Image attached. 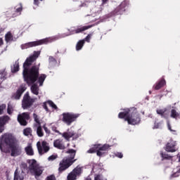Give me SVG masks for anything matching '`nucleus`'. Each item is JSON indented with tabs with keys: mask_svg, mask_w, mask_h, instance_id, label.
<instances>
[{
	"mask_svg": "<svg viewBox=\"0 0 180 180\" xmlns=\"http://www.w3.org/2000/svg\"><path fill=\"white\" fill-rule=\"evenodd\" d=\"M57 158V155H52L48 158L49 161H54Z\"/></svg>",
	"mask_w": 180,
	"mask_h": 180,
	"instance_id": "nucleus-35",
	"label": "nucleus"
},
{
	"mask_svg": "<svg viewBox=\"0 0 180 180\" xmlns=\"http://www.w3.org/2000/svg\"><path fill=\"white\" fill-rule=\"evenodd\" d=\"M19 71V61H15L13 65L11 67V72H18Z\"/></svg>",
	"mask_w": 180,
	"mask_h": 180,
	"instance_id": "nucleus-24",
	"label": "nucleus"
},
{
	"mask_svg": "<svg viewBox=\"0 0 180 180\" xmlns=\"http://www.w3.org/2000/svg\"><path fill=\"white\" fill-rule=\"evenodd\" d=\"M94 180H108V179L103 176L102 174H96Z\"/></svg>",
	"mask_w": 180,
	"mask_h": 180,
	"instance_id": "nucleus-28",
	"label": "nucleus"
},
{
	"mask_svg": "<svg viewBox=\"0 0 180 180\" xmlns=\"http://www.w3.org/2000/svg\"><path fill=\"white\" fill-rule=\"evenodd\" d=\"M160 155L162 160H168V158H171V156L168 155V154H165L164 152H160Z\"/></svg>",
	"mask_w": 180,
	"mask_h": 180,
	"instance_id": "nucleus-32",
	"label": "nucleus"
},
{
	"mask_svg": "<svg viewBox=\"0 0 180 180\" xmlns=\"http://www.w3.org/2000/svg\"><path fill=\"white\" fill-rule=\"evenodd\" d=\"M176 150H178V148H176V141H171L167 143L165 151L167 153H175Z\"/></svg>",
	"mask_w": 180,
	"mask_h": 180,
	"instance_id": "nucleus-14",
	"label": "nucleus"
},
{
	"mask_svg": "<svg viewBox=\"0 0 180 180\" xmlns=\"http://www.w3.org/2000/svg\"><path fill=\"white\" fill-rule=\"evenodd\" d=\"M90 27L91 26H84L79 30H76L75 33H80V32H84V30H88V29H89Z\"/></svg>",
	"mask_w": 180,
	"mask_h": 180,
	"instance_id": "nucleus-30",
	"label": "nucleus"
},
{
	"mask_svg": "<svg viewBox=\"0 0 180 180\" xmlns=\"http://www.w3.org/2000/svg\"><path fill=\"white\" fill-rule=\"evenodd\" d=\"M26 91V84L21 85L16 93L14 94V99H20V96H22V94Z\"/></svg>",
	"mask_w": 180,
	"mask_h": 180,
	"instance_id": "nucleus-15",
	"label": "nucleus"
},
{
	"mask_svg": "<svg viewBox=\"0 0 180 180\" xmlns=\"http://www.w3.org/2000/svg\"><path fill=\"white\" fill-rule=\"evenodd\" d=\"M82 174V167L78 166L70 172L67 176V180H77Z\"/></svg>",
	"mask_w": 180,
	"mask_h": 180,
	"instance_id": "nucleus-10",
	"label": "nucleus"
},
{
	"mask_svg": "<svg viewBox=\"0 0 180 180\" xmlns=\"http://www.w3.org/2000/svg\"><path fill=\"white\" fill-rule=\"evenodd\" d=\"M35 101H36V98H30V96H29V93H26L24 95V97L22 99V108L24 109H27V108H30L31 105H33Z\"/></svg>",
	"mask_w": 180,
	"mask_h": 180,
	"instance_id": "nucleus-11",
	"label": "nucleus"
},
{
	"mask_svg": "<svg viewBox=\"0 0 180 180\" xmlns=\"http://www.w3.org/2000/svg\"><path fill=\"white\" fill-rule=\"evenodd\" d=\"M180 173V169H179V170L176 172V174H179Z\"/></svg>",
	"mask_w": 180,
	"mask_h": 180,
	"instance_id": "nucleus-53",
	"label": "nucleus"
},
{
	"mask_svg": "<svg viewBox=\"0 0 180 180\" xmlns=\"http://www.w3.org/2000/svg\"><path fill=\"white\" fill-rule=\"evenodd\" d=\"M7 112L8 115H12V112H13V107H12V105H8Z\"/></svg>",
	"mask_w": 180,
	"mask_h": 180,
	"instance_id": "nucleus-34",
	"label": "nucleus"
},
{
	"mask_svg": "<svg viewBox=\"0 0 180 180\" xmlns=\"http://www.w3.org/2000/svg\"><path fill=\"white\" fill-rule=\"evenodd\" d=\"M168 129L169 130H170V131H175V130L171 129V125H169V124H167Z\"/></svg>",
	"mask_w": 180,
	"mask_h": 180,
	"instance_id": "nucleus-47",
	"label": "nucleus"
},
{
	"mask_svg": "<svg viewBox=\"0 0 180 180\" xmlns=\"http://www.w3.org/2000/svg\"><path fill=\"white\" fill-rule=\"evenodd\" d=\"M43 0H34V5H39L40 2H41Z\"/></svg>",
	"mask_w": 180,
	"mask_h": 180,
	"instance_id": "nucleus-44",
	"label": "nucleus"
},
{
	"mask_svg": "<svg viewBox=\"0 0 180 180\" xmlns=\"http://www.w3.org/2000/svg\"><path fill=\"white\" fill-rule=\"evenodd\" d=\"M25 153L27 154V155H33L34 154L31 144H29L27 147H25Z\"/></svg>",
	"mask_w": 180,
	"mask_h": 180,
	"instance_id": "nucleus-23",
	"label": "nucleus"
},
{
	"mask_svg": "<svg viewBox=\"0 0 180 180\" xmlns=\"http://www.w3.org/2000/svg\"><path fill=\"white\" fill-rule=\"evenodd\" d=\"M37 133L39 137H43V131L41 130V127L40 124L37 125Z\"/></svg>",
	"mask_w": 180,
	"mask_h": 180,
	"instance_id": "nucleus-27",
	"label": "nucleus"
},
{
	"mask_svg": "<svg viewBox=\"0 0 180 180\" xmlns=\"http://www.w3.org/2000/svg\"><path fill=\"white\" fill-rule=\"evenodd\" d=\"M33 116H34V119L36 123H37V125L40 124V121H39V118L37 117V115L34 114Z\"/></svg>",
	"mask_w": 180,
	"mask_h": 180,
	"instance_id": "nucleus-38",
	"label": "nucleus"
},
{
	"mask_svg": "<svg viewBox=\"0 0 180 180\" xmlns=\"http://www.w3.org/2000/svg\"><path fill=\"white\" fill-rule=\"evenodd\" d=\"M6 109V105L2 104L0 105V115H2L4 113V110Z\"/></svg>",
	"mask_w": 180,
	"mask_h": 180,
	"instance_id": "nucleus-33",
	"label": "nucleus"
},
{
	"mask_svg": "<svg viewBox=\"0 0 180 180\" xmlns=\"http://www.w3.org/2000/svg\"><path fill=\"white\" fill-rule=\"evenodd\" d=\"M48 106H50L53 109L57 110V105L56 104H54V103H53V101H49L44 103L43 108H44V109H45L46 112H50V110H49Z\"/></svg>",
	"mask_w": 180,
	"mask_h": 180,
	"instance_id": "nucleus-18",
	"label": "nucleus"
},
{
	"mask_svg": "<svg viewBox=\"0 0 180 180\" xmlns=\"http://www.w3.org/2000/svg\"><path fill=\"white\" fill-rule=\"evenodd\" d=\"M157 113L158 115H161L162 116H164L165 115H167V110L165 109H160L157 110Z\"/></svg>",
	"mask_w": 180,
	"mask_h": 180,
	"instance_id": "nucleus-31",
	"label": "nucleus"
},
{
	"mask_svg": "<svg viewBox=\"0 0 180 180\" xmlns=\"http://www.w3.org/2000/svg\"><path fill=\"white\" fill-rule=\"evenodd\" d=\"M46 180H56V177L54 176H50L47 177Z\"/></svg>",
	"mask_w": 180,
	"mask_h": 180,
	"instance_id": "nucleus-43",
	"label": "nucleus"
},
{
	"mask_svg": "<svg viewBox=\"0 0 180 180\" xmlns=\"http://www.w3.org/2000/svg\"><path fill=\"white\" fill-rule=\"evenodd\" d=\"M22 166H23V167H26V165H25V164H22Z\"/></svg>",
	"mask_w": 180,
	"mask_h": 180,
	"instance_id": "nucleus-54",
	"label": "nucleus"
},
{
	"mask_svg": "<svg viewBox=\"0 0 180 180\" xmlns=\"http://www.w3.org/2000/svg\"><path fill=\"white\" fill-rule=\"evenodd\" d=\"M79 116V113L63 112L62 114V122L67 126H71L74 122L77 121V118Z\"/></svg>",
	"mask_w": 180,
	"mask_h": 180,
	"instance_id": "nucleus-6",
	"label": "nucleus"
},
{
	"mask_svg": "<svg viewBox=\"0 0 180 180\" xmlns=\"http://www.w3.org/2000/svg\"><path fill=\"white\" fill-rule=\"evenodd\" d=\"M4 44V39L2 38H0V46H2Z\"/></svg>",
	"mask_w": 180,
	"mask_h": 180,
	"instance_id": "nucleus-48",
	"label": "nucleus"
},
{
	"mask_svg": "<svg viewBox=\"0 0 180 180\" xmlns=\"http://www.w3.org/2000/svg\"><path fill=\"white\" fill-rule=\"evenodd\" d=\"M177 158H178V160H179V162H180V153H179V154L177 155Z\"/></svg>",
	"mask_w": 180,
	"mask_h": 180,
	"instance_id": "nucleus-50",
	"label": "nucleus"
},
{
	"mask_svg": "<svg viewBox=\"0 0 180 180\" xmlns=\"http://www.w3.org/2000/svg\"><path fill=\"white\" fill-rule=\"evenodd\" d=\"M166 84L165 79H162L160 82H159V83H158L156 84V86H155V89H160V88H162V86H164Z\"/></svg>",
	"mask_w": 180,
	"mask_h": 180,
	"instance_id": "nucleus-25",
	"label": "nucleus"
},
{
	"mask_svg": "<svg viewBox=\"0 0 180 180\" xmlns=\"http://www.w3.org/2000/svg\"><path fill=\"white\" fill-rule=\"evenodd\" d=\"M4 30V28H0V33H3Z\"/></svg>",
	"mask_w": 180,
	"mask_h": 180,
	"instance_id": "nucleus-51",
	"label": "nucleus"
},
{
	"mask_svg": "<svg viewBox=\"0 0 180 180\" xmlns=\"http://www.w3.org/2000/svg\"><path fill=\"white\" fill-rule=\"evenodd\" d=\"M171 117H173L174 119H176V117H179L180 113L177 112L175 109H172L171 111Z\"/></svg>",
	"mask_w": 180,
	"mask_h": 180,
	"instance_id": "nucleus-26",
	"label": "nucleus"
},
{
	"mask_svg": "<svg viewBox=\"0 0 180 180\" xmlns=\"http://www.w3.org/2000/svg\"><path fill=\"white\" fill-rule=\"evenodd\" d=\"M27 162L29 164V169L33 175H35V176H40L41 174H43V167L39 166L37 162L34 159L29 160Z\"/></svg>",
	"mask_w": 180,
	"mask_h": 180,
	"instance_id": "nucleus-7",
	"label": "nucleus"
},
{
	"mask_svg": "<svg viewBox=\"0 0 180 180\" xmlns=\"http://www.w3.org/2000/svg\"><path fill=\"white\" fill-rule=\"evenodd\" d=\"M22 4H18L17 6H16V12H22Z\"/></svg>",
	"mask_w": 180,
	"mask_h": 180,
	"instance_id": "nucleus-37",
	"label": "nucleus"
},
{
	"mask_svg": "<svg viewBox=\"0 0 180 180\" xmlns=\"http://www.w3.org/2000/svg\"><path fill=\"white\" fill-rule=\"evenodd\" d=\"M109 148H110V146L108 144H105L103 146L101 144H96L87 150V153L89 154H94V153H96L98 157H102V155L105 154V151H108Z\"/></svg>",
	"mask_w": 180,
	"mask_h": 180,
	"instance_id": "nucleus-5",
	"label": "nucleus"
},
{
	"mask_svg": "<svg viewBox=\"0 0 180 180\" xmlns=\"http://www.w3.org/2000/svg\"><path fill=\"white\" fill-rule=\"evenodd\" d=\"M116 157H118V158H123V154L118 153L116 154Z\"/></svg>",
	"mask_w": 180,
	"mask_h": 180,
	"instance_id": "nucleus-45",
	"label": "nucleus"
},
{
	"mask_svg": "<svg viewBox=\"0 0 180 180\" xmlns=\"http://www.w3.org/2000/svg\"><path fill=\"white\" fill-rule=\"evenodd\" d=\"M30 117L29 113L23 112L18 115V120L22 126H26V124H27V122L26 120H29Z\"/></svg>",
	"mask_w": 180,
	"mask_h": 180,
	"instance_id": "nucleus-13",
	"label": "nucleus"
},
{
	"mask_svg": "<svg viewBox=\"0 0 180 180\" xmlns=\"http://www.w3.org/2000/svg\"><path fill=\"white\" fill-rule=\"evenodd\" d=\"M6 144L10 147V150H11V155L12 157H16L19 155L21 153L20 147L18 145L16 140L15 138L12 136L11 134H6L1 136L0 139V148L2 150V147L4 145Z\"/></svg>",
	"mask_w": 180,
	"mask_h": 180,
	"instance_id": "nucleus-2",
	"label": "nucleus"
},
{
	"mask_svg": "<svg viewBox=\"0 0 180 180\" xmlns=\"http://www.w3.org/2000/svg\"><path fill=\"white\" fill-rule=\"evenodd\" d=\"M84 44H85V40H79L76 44L77 51H79V50H82V47H84Z\"/></svg>",
	"mask_w": 180,
	"mask_h": 180,
	"instance_id": "nucleus-22",
	"label": "nucleus"
},
{
	"mask_svg": "<svg viewBox=\"0 0 180 180\" xmlns=\"http://www.w3.org/2000/svg\"><path fill=\"white\" fill-rule=\"evenodd\" d=\"M30 89L31 92L34 94V95H39V89L37 84L33 83V84L31 86Z\"/></svg>",
	"mask_w": 180,
	"mask_h": 180,
	"instance_id": "nucleus-20",
	"label": "nucleus"
},
{
	"mask_svg": "<svg viewBox=\"0 0 180 180\" xmlns=\"http://www.w3.org/2000/svg\"><path fill=\"white\" fill-rule=\"evenodd\" d=\"M161 127V125L160 124H157V122L155 123V125L153 127V129H160Z\"/></svg>",
	"mask_w": 180,
	"mask_h": 180,
	"instance_id": "nucleus-41",
	"label": "nucleus"
},
{
	"mask_svg": "<svg viewBox=\"0 0 180 180\" xmlns=\"http://www.w3.org/2000/svg\"><path fill=\"white\" fill-rule=\"evenodd\" d=\"M53 147L58 148V150H64L65 145H64L63 139H56L53 141Z\"/></svg>",
	"mask_w": 180,
	"mask_h": 180,
	"instance_id": "nucleus-17",
	"label": "nucleus"
},
{
	"mask_svg": "<svg viewBox=\"0 0 180 180\" xmlns=\"http://www.w3.org/2000/svg\"><path fill=\"white\" fill-rule=\"evenodd\" d=\"M103 2H105L106 0H103Z\"/></svg>",
	"mask_w": 180,
	"mask_h": 180,
	"instance_id": "nucleus-55",
	"label": "nucleus"
},
{
	"mask_svg": "<svg viewBox=\"0 0 180 180\" xmlns=\"http://www.w3.org/2000/svg\"><path fill=\"white\" fill-rule=\"evenodd\" d=\"M9 117L8 115L0 117V133L5 130V124L6 122H9Z\"/></svg>",
	"mask_w": 180,
	"mask_h": 180,
	"instance_id": "nucleus-16",
	"label": "nucleus"
},
{
	"mask_svg": "<svg viewBox=\"0 0 180 180\" xmlns=\"http://www.w3.org/2000/svg\"><path fill=\"white\" fill-rule=\"evenodd\" d=\"M53 131H56V133H58L66 141H70V139H72V140H77V139H79L81 136V134H79L77 132H75V131L72 130H68L65 132L60 133L58 130L53 128Z\"/></svg>",
	"mask_w": 180,
	"mask_h": 180,
	"instance_id": "nucleus-8",
	"label": "nucleus"
},
{
	"mask_svg": "<svg viewBox=\"0 0 180 180\" xmlns=\"http://www.w3.org/2000/svg\"><path fill=\"white\" fill-rule=\"evenodd\" d=\"M39 56H40V51H35L34 52L33 56L27 58L24 63V70L22 72V75L25 82H27L28 85H32L37 81L39 86H43V84L47 77L46 75L43 74L39 76V68L36 67H32L29 70V65H31L32 63H33V61H34V60H36Z\"/></svg>",
	"mask_w": 180,
	"mask_h": 180,
	"instance_id": "nucleus-1",
	"label": "nucleus"
},
{
	"mask_svg": "<svg viewBox=\"0 0 180 180\" xmlns=\"http://www.w3.org/2000/svg\"><path fill=\"white\" fill-rule=\"evenodd\" d=\"M129 113H130V110L127 108L124 110V111L119 113L118 117L120 119H124V120L127 122L128 124H139V123L141 122V118L139 113L132 112L130 115H129Z\"/></svg>",
	"mask_w": 180,
	"mask_h": 180,
	"instance_id": "nucleus-3",
	"label": "nucleus"
},
{
	"mask_svg": "<svg viewBox=\"0 0 180 180\" xmlns=\"http://www.w3.org/2000/svg\"><path fill=\"white\" fill-rule=\"evenodd\" d=\"M5 40L7 43L13 41V34L11 31L8 32L5 34Z\"/></svg>",
	"mask_w": 180,
	"mask_h": 180,
	"instance_id": "nucleus-21",
	"label": "nucleus"
},
{
	"mask_svg": "<svg viewBox=\"0 0 180 180\" xmlns=\"http://www.w3.org/2000/svg\"><path fill=\"white\" fill-rule=\"evenodd\" d=\"M53 63H56V60H54V58L52 56L49 57V63L52 65H53Z\"/></svg>",
	"mask_w": 180,
	"mask_h": 180,
	"instance_id": "nucleus-40",
	"label": "nucleus"
},
{
	"mask_svg": "<svg viewBox=\"0 0 180 180\" xmlns=\"http://www.w3.org/2000/svg\"><path fill=\"white\" fill-rule=\"evenodd\" d=\"M25 136H32V129L30 128H26L23 131Z\"/></svg>",
	"mask_w": 180,
	"mask_h": 180,
	"instance_id": "nucleus-29",
	"label": "nucleus"
},
{
	"mask_svg": "<svg viewBox=\"0 0 180 180\" xmlns=\"http://www.w3.org/2000/svg\"><path fill=\"white\" fill-rule=\"evenodd\" d=\"M91 34H89V35L85 38V39H83V40H84V42H85V41H87V43H89L90 40H91Z\"/></svg>",
	"mask_w": 180,
	"mask_h": 180,
	"instance_id": "nucleus-39",
	"label": "nucleus"
},
{
	"mask_svg": "<svg viewBox=\"0 0 180 180\" xmlns=\"http://www.w3.org/2000/svg\"><path fill=\"white\" fill-rule=\"evenodd\" d=\"M126 6H127V3H126V1L121 4V8H126Z\"/></svg>",
	"mask_w": 180,
	"mask_h": 180,
	"instance_id": "nucleus-42",
	"label": "nucleus"
},
{
	"mask_svg": "<svg viewBox=\"0 0 180 180\" xmlns=\"http://www.w3.org/2000/svg\"><path fill=\"white\" fill-rule=\"evenodd\" d=\"M23 180L25 179V174L18 172V170H15L14 173V180Z\"/></svg>",
	"mask_w": 180,
	"mask_h": 180,
	"instance_id": "nucleus-19",
	"label": "nucleus"
},
{
	"mask_svg": "<svg viewBox=\"0 0 180 180\" xmlns=\"http://www.w3.org/2000/svg\"><path fill=\"white\" fill-rule=\"evenodd\" d=\"M67 154H68L69 158L66 159H63L59 165V172H63V171H65L68 168H70L72 164H74V158L75 157V150L73 149H70Z\"/></svg>",
	"mask_w": 180,
	"mask_h": 180,
	"instance_id": "nucleus-4",
	"label": "nucleus"
},
{
	"mask_svg": "<svg viewBox=\"0 0 180 180\" xmlns=\"http://www.w3.org/2000/svg\"><path fill=\"white\" fill-rule=\"evenodd\" d=\"M44 129L46 133H47L48 134H50V131L49 130V129H47V127H44Z\"/></svg>",
	"mask_w": 180,
	"mask_h": 180,
	"instance_id": "nucleus-46",
	"label": "nucleus"
},
{
	"mask_svg": "<svg viewBox=\"0 0 180 180\" xmlns=\"http://www.w3.org/2000/svg\"><path fill=\"white\" fill-rule=\"evenodd\" d=\"M51 41V39L46 38L39 41L27 43L22 45V49H29L30 47H36V46H41V44H46Z\"/></svg>",
	"mask_w": 180,
	"mask_h": 180,
	"instance_id": "nucleus-9",
	"label": "nucleus"
},
{
	"mask_svg": "<svg viewBox=\"0 0 180 180\" xmlns=\"http://www.w3.org/2000/svg\"><path fill=\"white\" fill-rule=\"evenodd\" d=\"M37 147L39 154L47 153V151L50 150V148H49V145H47V142L46 141H42V143H40V141L37 142Z\"/></svg>",
	"mask_w": 180,
	"mask_h": 180,
	"instance_id": "nucleus-12",
	"label": "nucleus"
},
{
	"mask_svg": "<svg viewBox=\"0 0 180 180\" xmlns=\"http://www.w3.org/2000/svg\"><path fill=\"white\" fill-rule=\"evenodd\" d=\"M7 180H11V179L9 178H8Z\"/></svg>",
	"mask_w": 180,
	"mask_h": 180,
	"instance_id": "nucleus-56",
	"label": "nucleus"
},
{
	"mask_svg": "<svg viewBox=\"0 0 180 180\" xmlns=\"http://www.w3.org/2000/svg\"><path fill=\"white\" fill-rule=\"evenodd\" d=\"M5 74H6V69L0 67V75H5Z\"/></svg>",
	"mask_w": 180,
	"mask_h": 180,
	"instance_id": "nucleus-36",
	"label": "nucleus"
},
{
	"mask_svg": "<svg viewBox=\"0 0 180 180\" xmlns=\"http://www.w3.org/2000/svg\"><path fill=\"white\" fill-rule=\"evenodd\" d=\"M175 176H178V175L176 174V173H175L174 174L172 175V178H175Z\"/></svg>",
	"mask_w": 180,
	"mask_h": 180,
	"instance_id": "nucleus-49",
	"label": "nucleus"
},
{
	"mask_svg": "<svg viewBox=\"0 0 180 180\" xmlns=\"http://www.w3.org/2000/svg\"><path fill=\"white\" fill-rule=\"evenodd\" d=\"M86 180H92V179H91V177L88 176V177L86 179Z\"/></svg>",
	"mask_w": 180,
	"mask_h": 180,
	"instance_id": "nucleus-52",
	"label": "nucleus"
}]
</instances>
